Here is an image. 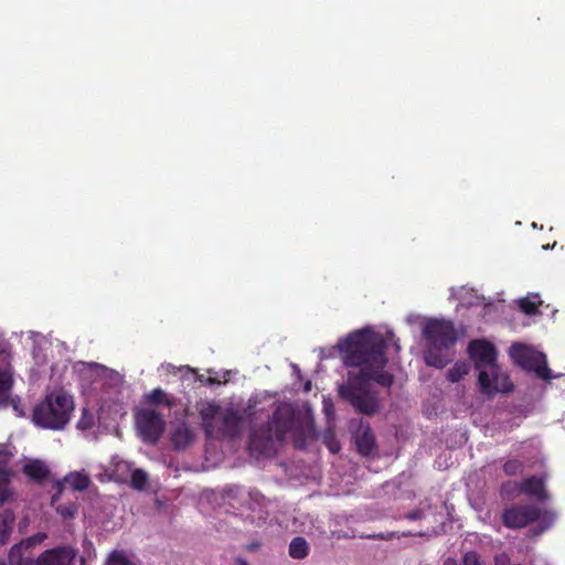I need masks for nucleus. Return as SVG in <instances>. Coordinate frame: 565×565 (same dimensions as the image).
<instances>
[{
    "mask_svg": "<svg viewBox=\"0 0 565 565\" xmlns=\"http://www.w3.org/2000/svg\"><path fill=\"white\" fill-rule=\"evenodd\" d=\"M387 342L384 337L369 328L351 332L339 350L349 367H359L348 372V381L339 387V395L363 415L372 416L379 412V399L370 393L372 382L391 387L394 377L385 371Z\"/></svg>",
    "mask_w": 565,
    "mask_h": 565,
    "instance_id": "nucleus-1",
    "label": "nucleus"
},
{
    "mask_svg": "<svg viewBox=\"0 0 565 565\" xmlns=\"http://www.w3.org/2000/svg\"><path fill=\"white\" fill-rule=\"evenodd\" d=\"M468 353L479 370L478 383L482 394L493 396L498 392H511L513 384L500 371L497 362L498 351L487 340H472Z\"/></svg>",
    "mask_w": 565,
    "mask_h": 565,
    "instance_id": "nucleus-2",
    "label": "nucleus"
},
{
    "mask_svg": "<svg viewBox=\"0 0 565 565\" xmlns=\"http://www.w3.org/2000/svg\"><path fill=\"white\" fill-rule=\"evenodd\" d=\"M427 341L424 360L428 366L444 369L450 361L449 349L457 342V332L451 321L429 319L423 328Z\"/></svg>",
    "mask_w": 565,
    "mask_h": 565,
    "instance_id": "nucleus-3",
    "label": "nucleus"
},
{
    "mask_svg": "<svg viewBox=\"0 0 565 565\" xmlns=\"http://www.w3.org/2000/svg\"><path fill=\"white\" fill-rule=\"evenodd\" d=\"M73 409L71 395L62 391L53 392L34 407L32 420L39 427L60 430L70 422Z\"/></svg>",
    "mask_w": 565,
    "mask_h": 565,
    "instance_id": "nucleus-4",
    "label": "nucleus"
},
{
    "mask_svg": "<svg viewBox=\"0 0 565 565\" xmlns=\"http://www.w3.org/2000/svg\"><path fill=\"white\" fill-rule=\"evenodd\" d=\"M134 419L138 435L146 444L156 445L166 431L164 417L154 408L136 407Z\"/></svg>",
    "mask_w": 565,
    "mask_h": 565,
    "instance_id": "nucleus-5",
    "label": "nucleus"
},
{
    "mask_svg": "<svg viewBox=\"0 0 565 565\" xmlns=\"http://www.w3.org/2000/svg\"><path fill=\"white\" fill-rule=\"evenodd\" d=\"M512 360L526 371H533L537 377L552 380L555 376L547 366L546 356L543 353L533 351L522 343H513L510 348Z\"/></svg>",
    "mask_w": 565,
    "mask_h": 565,
    "instance_id": "nucleus-6",
    "label": "nucleus"
},
{
    "mask_svg": "<svg viewBox=\"0 0 565 565\" xmlns=\"http://www.w3.org/2000/svg\"><path fill=\"white\" fill-rule=\"evenodd\" d=\"M541 516V509L533 504H512L502 512V523L508 529H522L536 522Z\"/></svg>",
    "mask_w": 565,
    "mask_h": 565,
    "instance_id": "nucleus-7",
    "label": "nucleus"
},
{
    "mask_svg": "<svg viewBox=\"0 0 565 565\" xmlns=\"http://www.w3.org/2000/svg\"><path fill=\"white\" fill-rule=\"evenodd\" d=\"M278 441L273 425L265 423L250 433L248 447L260 456H271L276 452V443Z\"/></svg>",
    "mask_w": 565,
    "mask_h": 565,
    "instance_id": "nucleus-8",
    "label": "nucleus"
},
{
    "mask_svg": "<svg viewBox=\"0 0 565 565\" xmlns=\"http://www.w3.org/2000/svg\"><path fill=\"white\" fill-rule=\"evenodd\" d=\"M244 415L232 407L225 408L217 423V437L235 438L242 431Z\"/></svg>",
    "mask_w": 565,
    "mask_h": 565,
    "instance_id": "nucleus-9",
    "label": "nucleus"
},
{
    "mask_svg": "<svg viewBox=\"0 0 565 565\" xmlns=\"http://www.w3.org/2000/svg\"><path fill=\"white\" fill-rule=\"evenodd\" d=\"M268 425H273L278 440H284L287 433H289L295 424L294 412L288 406L278 407L271 418L266 422Z\"/></svg>",
    "mask_w": 565,
    "mask_h": 565,
    "instance_id": "nucleus-10",
    "label": "nucleus"
},
{
    "mask_svg": "<svg viewBox=\"0 0 565 565\" xmlns=\"http://www.w3.org/2000/svg\"><path fill=\"white\" fill-rule=\"evenodd\" d=\"M44 553L49 558L50 565H76L78 551L72 545L64 544L45 550ZM79 561L81 565L85 563L83 557Z\"/></svg>",
    "mask_w": 565,
    "mask_h": 565,
    "instance_id": "nucleus-11",
    "label": "nucleus"
},
{
    "mask_svg": "<svg viewBox=\"0 0 565 565\" xmlns=\"http://www.w3.org/2000/svg\"><path fill=\"white\" fill-rule=\"evenodd\" d=\"M224 409L214 402L206 403L200 409L202 427L207 438H215L217 436V423Z\"/></svg>",
    "mask_w": 565,
    "mask_h": 565,
    "instance_id": "nucleus-12",
    "label": "nucleus"
},
{
    "mask_svg": "<svg viewBox=\"0 0 565 565\" xmlns=\"http://www.w3.org/2000/svg\"><path fill=\"white\" fill-rule=\"evenodd\" d=\"M354 439L358 452L364 457L370 456L376 448L375 436L369 425L361 426Z\"/></svg>",
    "mask_w": 565,
    "mask_h": 565,
    "instance_id": "nucleus-13",
    "label": "nucleus"
},
{
    "mask_svg": "<svg viewBox=\"0 0 565 565\" xmlns=\"http://www.w3.org/2000/svg\"><path fill=\"white\" fill-rule=\"evenodd\" d=\"M22 472L33 482L42 484L50 476L49 467L40 459H33L22 467Z\"/></svg>",
    "mask_w": 565,
    "mask_h": 565,
    "instance_id": "nucleus-14",
    "label": "nucleus"
},
{
    "mask_svg": "<svg viewBox=\"0 0 565 565\" xmlns=\"http://www.w3.org/2000/svg\"><path fill=\"white\" fill-rule=\"evenodd\" d=\"M520 490L523 493L534 495L540 500L547 498L545 482L542 478L536 476L524 479L520 484Z\"/></svg>",
    "mask_w": 565,
    "mask_h": 565,
    "instance_id": "nucleus-15",
    "label": "nucleus"
},
{
    "mask_svg": "<svg viewBox=\"0 0 565 565\" xmlns=\"http://www.w3.org/2000/svg\"><path fill=\"white\" fill-rule=\"evenodd\" d=\"M56 487H57V493L52 495L51 505L55 507L56 513L64 520L74 519L78 511V507L75 502H67V503L55 505L60 499V494L63 489V483L61 481H57Z\"/></svg>",
    "mask_w": 565,
    "mask_h": 565,
    "instance_id": "nucleus-16",
    "label": "nucleus"
},
{
    "mask_svg": "<svg viewBox=\"0 0 565 565\" xmlns=\"http://www.w3.org/2000/svg\"><path fill=\"white\" fill-rule=\"evenodd\" d=\"M142 403L146 405L145 407L149 408L159 405H164L170 408L174 404L170 398H168L167 393L161 387H157L148 393H145L142 395Z\"/></svg>",
    "mask_w": 565,
    "mask_h": 565,
    "instance_id": "nucleus-17",
    "label": "nucleus"
},
{
    "mask_svg": "<svg viewBox=\"0 0 565 565\" xmlns=\"http://www.w3.org/2000/svg\"><path fill=\"white\" fill-rule=\"evenodd\" d=\"M193 439L194 435L192 430L185 425L178 426L171 436V441L175 449H184Z\"/></svg>",
    "mask_w": 565,
    "mask_h": 565,
    "instance_id": "nucleus-18",
    "label": "nucleus"
},
{
    "mask_svg": "<svg viewBox=\"0 0 565 565\" xmlns=\"http://www.w3.org/2000/svg\"><path fill=\"white\" fill-rule=\"evenodd\" d=\"M20 548L21 547L19 545H14L11 548L9 555L11 563H15L17 565H50L49 558L46 557L44 551L36 558L23 557L20 555L19 558L15 559V555L20 552Z\"/></svg>",
    "mask_w": 565,
    "mask_h": 565,
    "instance_id": "nucleus-19",
    "label": "nucleus"
},
{
    "mask_svg": "<svg viewBox=\"0 0 565 565\" xmlns=\"http://www.w3.org/2000/svg\"><path fill=\"white\" fill-rule=\"evenodd\" d=\"M289 556L294 559H303L309 554V544L302 536H296L289 544Z\"/></svg>",
    "mask_w": 565,
    "mask_h": 565,
    "instance_id": "nucleus-20",
    "label": "nucleus"
},
{
    "mask_svg": "<svg viewBox=\"0 0 565 565\" xmlns=\"http://www.w3.org/2000/svg\"><path fill=\"white\" fill-rule=\"evenodd\" d=\"M64 481L75 491H84L90 484L89 477L83 472L77 471L68 473Z\"/></svg>",
    "mask_w": 565,
    "mask_h": 565,
    "instance_id": "nucleus-21",
    "label": "nucleus"
},
{
    "mask_svg": "<svg viewBox=\"0 0 565 565\" xmlns=\"http://www.w3.org/2000/svg\"><path fill=\"white\" fill-rule=\"evenodd\" d=\"M13 522L14 514L12 511L7 510L3 513H0V545L7 543Z\"/></svg>",
    "mask_w": 565,
    "mask_h": 565,
    "instance_id": "nucleus-22",
    "label": "nucleus"
},
{
    "mask_svg": "<svg viewBox=\"0 0 565 565\" xmlns=\"http://www.w3.org/2000/svg\"><path fill=\"white\" fill-rule=\"evenodd\" d=\"M541 303L539 295L527 296L518 300L520 310L529 316L535 315Z\"/></svg>",
    "mask_w": 565,
    "mask_h": 565,
    "instance_id": "nucleus-23",
    "label": "nucleus"
},
{
    "mask_svg": "<svg viewBox=\"0 0 565 565\" xmlns=\"http://www.w3.org/2000/svg\"><path fill=\"white\" fill-rule=\"evenodd\" d=\"M470 371V365L467 362L458 361L455 365L448 370L447 379L451 383L459 382L465 375H467Z\"/></svg>",
    "mask_w": 565,
    "mask_h": 565,
    "instance_id": "nucleus-24",
    "label": "nucleus"
},
{
    "mask_svg": "<svg viewBox=\"0 0 565 565\" xmlns=\"http://www.w3.org/2000/svg\"><path fill=\"white\" fill-rule=\"evenodd\" d=\"M13 472H1L0 473V504H3L12 498L13 492L10 488L11 478Z\"/></svg>",
    "mask_w": 565,
    "mask_h": 565,
    "instance_id": "nucleus-25",
    "label": "nucleus"
},
{
    "mask_svg": "<svg viewBox=\"0 0 565 565\" xmlns=\"http://www.w3.org/2000/svg\"><path fill=\"white\" fill-rule=\"evenodd\" d=\"M13 384V380L10 373L7 371L0 370V398L3 399V396L7 397ZM3 404H7V398L3 401Z\"/></svg>",
    "mask_w": 565,
    "mask_h": 565,
    "instance_id": "nucleus-26",
    "label": "nucleus"
},
{
    "mask_svg": "<svg viewBox=\"0 0 565 565\" xmlns=\"http://www.w3.org/2000/svg\"><path fill=\"white\" fill-rule=\"evenodd\" d=\"M524 463L519 459H509L503 465V472L507 476H518L523 472Z\"/></svg>",
    "mask_w": 565,
    "mask_h": 565,
    "instance_id": "nucleus-27",
    "label": "nucleus"
},
{
    "mask_svg": "<svg viewBox=\"0 0 565 565\" xmlns=\"http://www.w3.org/2000/svg\"><path fill=\"white\" fill-rule=\"evenodd\" d=\"M148 482L147 473L141 469H136L131 473V486L137 490L145 489Z\"/></svg>",
    "mask_w": 565,
    "mask_h": 565,
    "instance_id": "nucleus-28",
    "label": "nucleus"
},
{
    "mask_svg": "<svg viewBox=\"0 0 565 565\" xmlns=\"http://www.w3.org/2000/svg\"><path fill=\"white\" fill-rule=\"evenodd\" d=\"M106 565H136L122 552H113L106 562Z\"/></svg>",
    "mask_w": 565,
    "mask_h": 565,
    "instance_id": "nucleus-29",
    "label": "nucleus"
},
{
    "mask_svg": "<svg viewBox=\"0 0 565 565\" xmlns=\"http://www.w3.org/2000/svg\"><path fill=\"white\" fill-rule=\"evenodd\" d=\"M12 456H13L12 452L8 449L7 446H4V445L0 446V473L1 472H12L8 468V463Z\"/></svg>",
    "mask_w": 565,
    "mask_h": 565,
    "instance_id": "nucleus-30",
    "label": "nucleus"
},
{
    "mask_svg": "<svg viewBox=\"0 0 565 565\" xmlns=\"http://www.w3.org/2000/svg\"><path fill=\"white\" fill-rule=\"evenodd\" d=\"M408 535H413V533H411V532L402 533V536H408ZM365 537L366 539H371V540H385V541H388V540H392L394 537H401V535H397L395 532H390V533L369 534Z\"/></svg>",
    "mask_w": 565,
    "mask_h": 565,
    "instance_id": "nucleus-31",
    "label": "nucleus"
},
{
    "mask_svg": "<svg viewBox=\"0 0 565 565\" xmlns=\"http://www.w3.org/2000/svg\"><path fill=\"white\" fill-rule=\"evenodd\" d=\"M463 565H481L479 555L476 552H468L462 558Z\"/></svg>",
    "mask_w": 565,
    "mask_h": 565,
    "instance_id": "nucleus-32",
    "label": "nucleus"
},
{
    "mask_svg": "<svg viewBox=\"0 0 565 565\" xmlns=\"http://www.w3.org/2000/svg\"><path fill=\"white\" fill-rule=\"evenodd\" d=\"M93 426V418L89 417V418H81L79 422L77 423V427L81 428V429H88Z\"/></svg>",
    "mask_w": 565,
    "mask_h": 565,
    "instance_id": "nucleus-33",
    "label": "nucleus"
},
{
    "mask_svg": "<svg viewBox=\"0 0 565 565\" xmlns=\"http://www.w3.org/2000/svg\"><path fill=\"white\" fill-rule=\"evenodd\" d=\"M245 548H246V551L252 552V553L257 552L260 548V542H258V541L249 542Z\"/></svg>",
    "mask_w": 565,
    "mask_h": 565,
    "instance_id": "nucleus-34",
    "label": "nucleus"
},
{
    "mask_svg": "<svg viewBox=\"0 0 565 565\" xmlns=\"http://www.w3.org/2000/svg\"><path fill=\"white\" fill-rule=\"evenodd\" d=\"M423 516V512L420 510H415V511H412L409 512L406 518L408 520H418Z\"/></svg>",
    "mask_w": 565,
    "mask_h": 565,
    "instance_id": "nucleus-35",
    "label": "nucleus"
},
{
    "mask_svg": "<svg viewBox=\"0 0 565 565\" xmlns=\"http://www.w3.org/2000/svg\"><path fill=\"white\" fill-rule=\"evenodd\" d=\"M328 448H329V450H330L331 452L335 454V452H338V451H339L340 446H339V444H338V443H330V444L328 445Z\"/></svg>",
    "mask_w": 565,
    "mask_h": 565,
    "instance_id": "nucleus-36",
    "label": "nucleus"
},
{
    "mask_svg": "<svg viewBox=\"0 0 565 565\" xmlns=\"http://www.w3.org/2000/svg\"><path fill=\"white\" fill-rule=\"evenodd\" d=\"M235 565H249V563L243 557H236Z\"/></svg>",
    "mask_w": 565,
    "mask_h": 565,
    "instance_id": "nucleus-37",
    "label": "nucleus"
},
{
    "mask_svg": "<svg viewBox=\"0 0 565 565\" xmlns=\"http://www.w3.org/2000/svg\"><path fill=\"white\" fill-rule=\"evenodd\" d=\"M444 565H459V564H458V563H457V561H456V559H454V558H447V559L444 562Z\"/></svg>",
    "mask_w": 565,
    "mask_h": 565,
    "instance_id": "nucleus-38",
    "label": "nucleus"
},
{
    "mask_svg": "<svg viewBox=\"0 0 565 565\" xmlns=\"http://www.w3.org/2000/svg\"><path fill=\"white\" fill-rule=\"evenodd\" d=\"M311 390V383L308 382L306 385H305V391H310Z\"/></svg>",
    "mask_w": 565,
    "mask_h": 565,
    "instance_id": "nucleus-39",
    "label": "nucleus"
},
{
    "mask_svg": "<svg viewBox=\"0 0 565 565\" xmlns=\"http://www.w3.org/2000/svg\"><path fill=\"white\" fill-rule=\"evenodd\" d=\"M36 536L39 537V540H43V539H45V537H46V535H45V534H43V533H42V534H38Z\"/></svg>",
    "mask_w": 565,
    "mask_h": 565,
    "instance_id": "nucleus-40",
    "label": "nucleus"
}]
</instances>
